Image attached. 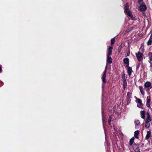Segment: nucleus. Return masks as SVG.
<instances>
[{
    "label": "nucleus",
    "instance_id": "1",
    "mask_svg": "<svg viewBox=\"0 0 152 152\" xmlns=\"http://www.w3.org/2000/svg\"><path fill=\"white\" fill-rule=\"evenodd\" d=\"M125 8V12L126 14L131 18L132 20H133L134 19V18L133 17L129 9V5L128 3H126V4Z\"/></svg>",
    "mask_w": 152,
    "mask_h": 152
},
{
    "label": "nucleus",
    "instance_id": "2",
    "mask_svg": "<svg viewBox=\"0 0 152 152\" xmlns=\"http://www.w3.org/2000/svg\"><path fill=\"white\" fill-rule=\"evenodd\" d=\"M137 58L139 61H141L143 56V54L140 52H139L137 54H136Z\"/></svg>",
    "mask_w": 152,
    "mask_h": 152
},
{
    "label": "nucleus",
    "instance_id": "3",
    "mask_svg": "<svg viewBox=\"0 0 152 152\" xmlns=\"http://www.w3.org/2000/svg\"><path fill=\"white\" fill-rule=\"evenodd\" d=\"M144 86L145 88L148 89H150L152 88L151 83L149 82H146L145 83Z\"/></svg>",
    "mask_w": 152,
    "mask_h": 152
},
{
    "label": "nucleus",
    "instance_id": "4",
    "mask_svg": "<svg viewBox=\"0 0 152 152\" xmlns=\"http://www.w3.org/2000/svg\"><path fill=\"white\" fill-rule=\"evenodd\" d=\"M107 72L106 69H105V70L104 71L103 73V75L102 77V80L103 83H106L105 78L106 77V73Z\"/></svg>",
    "mask_w": 152,
    "mask_h": 152
},
{
    "label": "nucleus",
    "instance_id": "5",
    "mask_svg": "<svg viewBox=\"0 0 152 152\" xmlns=\"http://www.w3.org/2000/svg\"><path fill=\"white\" fill-rule=\"evenodd\" d=\"M113 49V48L112 46H110L109 47L108 50H107V56H110V55H111Z\"/></svg>",
    "mask_w": 152,
    "mask_h": 152
},
{
    "label": "nucleus",
    "instance_id": "6",
    "mask_svg": "<svg viewBox=\"0 0 152 152\" xmlns=\"http://www.w3.org/2000/svg\"><path fill=\"white\" fill-rule=\"evenodd\" d=\"M133 148L135 152H140V149L138 146L136 145H134Z\"/></svg>",
    "mask_w": 152,
    "mask_h": 152
},
{
    "label": "nucleus",
    "instance_id": "7",
    "mask_svg": "<svg viewBox=\"0 0 152 152\" xmlns=\"http://www.w3.org/2000/svg\"><path fill=\"white\" fill-rule=\"evenodd\" d=\"M140 10L141 11H143L146 10V7L145 5H142L140 6Z\"/></svg>",
    "mask_w": 152,
    "mask_h": 152
},
{
    "label": "nucleus",
    "instance_id": "8",
    "mask_svg": "<svg viewBox=\"0 0 152 152\" xmlns=\"http://www.w3.org/2000/svg\"><path fill=\"white\" fill-rule=\"evenodd\" d=\"M112 59L111 57L109 56H107V62L110 64L112 63Z\"/></svg>",
    "mask_w": 152,
    "mask_h": 152
},
{
    "label": "nucleus",
    "instance_id": "9",
    "mask_svg": "<svg viewBox=\"0 0 152 152\" xmlns=\"http://www.w3.org/2000/svg\"><path fill=\"white\" fill-rule=\"evenodd\" d=\"M127 72L129 74V75L130 76L132 72H133L132 69L131 67L129 66L128 67Z\"/></svg>",
    "mask_w": 152,
    "mask_h": 152
},
{
    "label": "nucleus",
    "instance_id": "10",
    "mask_svg": "<svg viewBox=\"0 0 152 152\" xmlns=\"http://www.w3.org/2000/svg\"><path fill=\"white\" fill-rule=\"evenodd\" d=\"M150 97L149 96H148L147 98V106L148 107H149L150 106Z\"/></svg>",
    "mask_w": 152,
    "mask_h": 152
},
{
    "label": "nucleus",
    "instance_id": "11",
    "mask_svg": "<svg viewBox=\"0 0 152 152\" xmlns=\"http://www.w3.org/2000/svg\"><path fill=\"white\" fill-rule=\"evenodd\" d=\"M141 116L143 119H145V113L144 111H141L140 112Z\"/></svg>",
    "mask_w": 152,
    "mask_h": 152
},
{
    "label": "nucleus",
    "instance_id": "12",
    "mask_svg": "<svg viewBox=\"0 0 152 152\" xmlns=\"http://www.w3.org/2000/svg\"><path fill=\"white\" fill-rule=\"evenodd\" d=\"M151 134V132L150 131H148L147 132V134L146 136V138L147 139H148L150 137Z\"/></svg>",
    "mask_w": 152,
    "mask_h": 152
},
{
    "label": "nucleus",
    "instance_id": "13",
    "mask_svg": "<svg viewBox=\"0 0 152 152\" xmlns=\"http://www.w3.org/2000/svg\"><path fill=\"white\" fill-rule=\"evenodd\" d=\"M139 88L142 94V95H144V92L143 87L142 86H140Z\"/></svg>",
    "mask_w": 152,
    "mask_h": 152
},
{
    "label": "nucleus",
    "instance_id": "14",
    "mask_svg": "<svg viewBox=\"0 0 152 152\" xmlns=\"http://www.w3.org/2000/svg\"><path fill=\"white\" fill-rule=\"evenodd\" d=\"M139 134V131H136L134 132V137L136 138H138V135Z\"/></svg>",
    "mask_w": 152,
    "mask_h": 152
},
{
    "label": "nucleus",
    "instance_id": "15",
    "mask_svg": "<svg viewBox=\"0 0 152 152\" xmlns=\"http://www.w3.org/2000/svg\"><path fill=\"white\" fill-rule=\"evenodd\" d=\"M123 86L124 88H125L126 86V82L125 79L123 81Z\"/></svg>",
    "mask_w": 152,
    "mask_h": 152
},
{
    "label": "nucleus",
    "instance_id": "16",
    "mask_svg": "<svg viewBox=\"0 0 152 152\" xmlns=\"http://www.w3.org/2000/svg\"><path fill=\"white\" fill-rule=\"evenodd\" d=\"M124 61L125 64H129V59L128 58H124Z\"/></svg>",
    "mask_w": 152,
    "mask_h": 152
},
{
    "label": "nucleus",
    "instance_id": "17",
    "mask_svg": "<svg viewBox=\"0 0 152 152\" xmlns=\"http://www.w3.org/2000/svg\"><path fill=\"white\" fill-rule=\"evenodd\" d=\"M146 114H147V118L146 119H147L148 120L150 121H151V119L150 117L149 113L148 112H147V113Z\"/></svg>",
    "mask_w": 152,
    "mask_h": 152
},
{
    "label": "nucleus",
    "instance_id": "18",
    "mask_svg": "<svg viewBox=\"0 0 152 152\" xmlns=\"http://www.w3.org/2000/svg\"><path fill=\"white\" fill-rule=\"evenodd\" d=\"M149 59L151 61H152V53H150L148 54Z\"/></svg>",
    "mask_w": 152,
    "mask_h": 152
},
{
    "label": "nucleus",
    "instance_id": "19",
    "mask_svg": "<svg viewBox=\"0 0 152 152\" xmlns=\"http://www.w3.org/2000/svg\"><path fill=\"white\" fill-rule=\"evenodd\" d=\"M134 138H131L130 140V141H129V145H132L133 142H134Z\"/></svg>",
    "mask_w": 152,
    "mask_h": 152
},
{
    "label": "nucleus",
    "instance_id": "20",
    "mask_svg": "<svg viewBox=\"0 0 152 152\" xmlns=\"http://www.w3.org/2000/svg\"><path fill=\"white\" fill-rule=\"evenodd\" d=\"M152 42V39H149L147 42V45L148 46L151 45Z\"/></svg>",
    "mask_w": 152,
    "mask_h": 152
},
{
    "label": "nucleus",
    "instance_id": "21",
    "mask_svg": "<svg viewBox=\"0 0 152 152\" xmlns=\"http://www.w3.org/2000/svg\"><path fill=\"white\" fill-rule=\"evenodd\" d=\"M112 119V116H110L109 117L108 121V124L109 125H110V124L111 121Z\"/></svg>",
    "mask_w": 152,
    "mask_h": 152
},
{
    "label": "nucleus",
    "instance_id": "22",
    "mask_svg": "<svg viewBox=\"0 0 152 152\" xmlns=\"http://www.w3.org/2000/svg\"><path fill=\"white\" fill-rule=\"evenodd\" d=\"M137 102L140 105H142V103L141 100L140 99H137Z\"/></svg>",
    "mask_w": 152,
    "mask_h": 152
},
{
    "label": "nucleus",
    "instance_id": "23",
    "mask_svg": "<svg viewBox=\"0 0 152 152\" xmlns=\"http://www.w3.org/2000/svg\"><path fill=\"white\" fill-rule=\"evenodd\" d=\"M122 49V47L121 46H119L118 49V53H119L121 51V50Z\"/></svg>",
    "mask_w": 152,
    "mask_h": 152
},
{
    "label": "nucleus",
    "instance_id": "24",
    "mask_svg": "<svg viewBox=\"0 0 152 152\" xmlns=\"http://www.w3.org/2000/svg\"><path fill=\"white\" fill-rule=\"evenodd\" d=\"M115 42V39L114 38L112 39H111V44H114Z\"/></svg>",
    "mask_w": 152,
    "mask_h": 152
},
{
    "label": "nucleus",
    "instance_id": "25",
    "mask_svg": "<svg viewBox=\"0 0 152 152\" xmlns=\"http://www.w3.org/2000/svg\"><path fill=\"white\" fill-rule=\"evenodd\" d=\"M135 124L136 125H138L140 124V122L139 120H137L135 121Z\"/></svg>",
    "mask_w": 152,
    "mask_h": 152
},
{
    "label": "nucleus",
    "instance_id": "26",
    "mask_svg": "<svg viewBox=\"0 0 152 152\" xmlns=\"http://www.w3.org/2000/svg\"><path fill=\"white\" fill-rule=\"evenodd\" d=\"M150 126V124L149 123H145V126L146 127L148 128Z\"/></svg>",
    "mask_w": 152,
    "mask_h": 152
},
{
    "label": "nucleus",
    "instance_id": "27",
    "mask_svg": "<svg viewBox=\"0 0 152 152\" xmlns=\"http://www.w3.org/2000/svg\"><path fill=\"white\" fill-rule=\"evenodd\" d=\"M143 0H138V2L139 4H141L142 3Z\"/></svg>",
    "mask_w": 152,
    "mask_h": 152
},
{
    "label": "nucleus",
    "instance_id": "28",
    "mask_svg": "<svg viewBox=\"0 0 152 152\" xmlns=\"http://www.w3.org/2000/svg\"><path fill=\"white\" fill-rule=\"evenodd\" d=\"M150 121L146 119L145 120V123H149Z\"/></svg>",
    "mask_w": 152,
    "mask_h": 152
},
{
    "label": "nucleus",
    "instance_id": "29",
    "mask_svg": "<svg viewBox=\"0 0 152 152\" xmlns=\"http://www.w3.org/2000/svg\"><path fill=\"white\" fill-rule=\"evenodd\" d=\"M140 63H139L138 64V65L137 66V67L136 68H137V69H138L139 67L140 66Z\"/></svg>",
    "mask_w": 152,
    "mask_h": 152
},
{
    "label": "nucleus",
    "instance_id": "30",
    "mask_svg": "<svg viewBox=\"0 0 152 152\" xmlns=\"http://www.w3.org/2000/svg\"><path fill=\"white\" fill-rule=\"evenodd\" d=\"M151 35L149 39H152V32H151Z\"/></svg>",
    "mask_w": 152,
    "mask_h": 152
},
{
    "label": "nucleus",
    "instance_id": "31",
    "mask_svg": "<svg viewBox=\"0 0 152 152\" xmlns=\"http://www.w3.org/2000/svg\"><path fill=\"white\" fill-rule=\"evenodd\" d=\"M129 54H130V52H127V56H129Z\"/></svg>",
    "mask_w": 152,
    "mask_h": 152
},
{
    "label": "nucleus",
    "instance_id": "32",
    "mask_svg": "<svg viewBox=\"0 0 152 152\" xmlns=\"http://www.w3.org/2000/svg\"><path fill=\"white\" fill-rule=\"evenodd\" d=\"M1 70H2L1 69V66H0V72H1Z\"/></svg>",
    "mask_w": 152,
    "mask_h": 152
},
{
    "label": "nucleus",
    "instance_id": "33",
    "mask_svg": "<svg viewBox=\"0 0 152 152\" xmlns=\"http://www.w3.org/2000/svg\"><path fill=\"white\" fill-rule=\"evenodd\" d=\"M123 76H124V77H125V76L124 75H123ZM125 79V78H124V79Z\"/></svg>",
    "mask_w": 152,
    "mask_h": 152
},
{
    "label": "nucleus",
    "instance_id": "34",
    "mask_svg": "<svg viewBox=\"0 0 152 152\" xmlns=\"http://www.w3.org/2000/svg\"><path fill=\"white\" fill-rule=\"evenodd\" d=\"M129 94V92H128V93H127V94L128 95V94Z\"/></svg>",
    "mask_w": 152,
    "mask_h": 152
}]
</instances>
